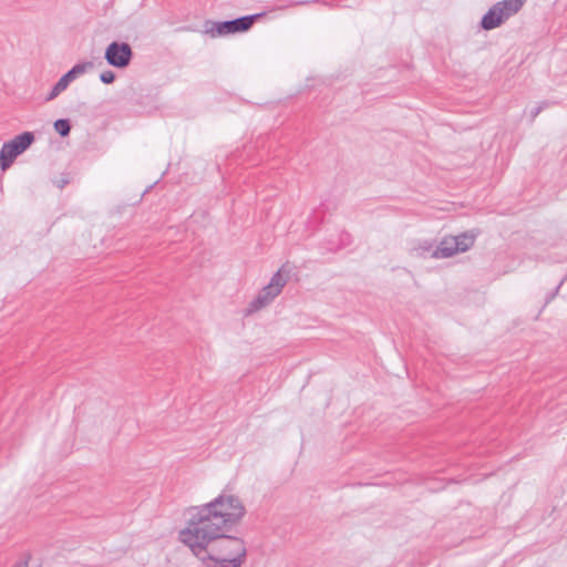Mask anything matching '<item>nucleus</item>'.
<instances>
[{
    "instance_id": "nucleus-1",
    "label": "nucleus",
    "mask_w": 567,
    "mask_h": 567,
    "mask_svg": "<svg viewBox=\"0 0 567 567\" xmlns=\"http://www.w3.org/2000/svg\"><path fill=\"white\" fill-rule=\"evenodd\" d=\"M246 508L236 494L223 491L208 503L186 511V523L181 530H207L202 538L229 533L245 516Z\"/></svg>"
},
{
    "instance_id": "nucleus-2",
    "label": "nucleus",
    "mask_w": 567,
    "mask_h": 567,
    "mask_svg": "<svg viewBox=\"0 0 567 567\" xmlns=\"http://www.w3.org/2000/svg\"><path fill=\"white\" fill-rule=\"evenodd\" d=\"M207 530H179L178 540L186 546L192 554L205 567H241L246 560L245 543L227 533L213 535L210 538H202Z\"/></svg>"
},
{
    "instance_id": "nucleus-3",
    "label": "nucleus",
    "mask_w": 567,
    "mask_h": 567,
    "mask_svg": "<svg viewBox=\"0 0 567 567\" xmlns=\"http://www.w3.org/2000/svg\"><path fill=\"white\" fill-rule=\"evenodd\" d=\"M526 0H503L495 3L482 18L481 27L493 30L519 11Z\"/></svg>"
},
{
    "instance_id": "nucleus-4",
    "label": "nucleus",
    "mask_w": 567,
    "mask_h": 567,
    "mask_svg": "<svg viewBox=\"0 0 567 567\" xmlns=\"http://www.w3.org/2000/svg\"><path fill=\"white\" fill-rule=\"evenodd\" d=\"M288 281V272H284V268H280L271 277L269 284L265 286L257 295V297L249 303V311H258L268 305H270L276 297L280 295L284 287Z\"/></svg>"
},
{
    "instance_id": "nucleus-5",
    "label": "nucleus",
    "mask_w": 567,
    "mask_h": 567,
    "mask_svg": "<svg viewBox=\"0 0 567 567\" xmlns=\"http://www.w3.org/2000/svg\"><path fill=\"white\" fill-rule=\"evenodd\" d=\"M475 238L476 235L473 233L446 236L435 247L434 258L444 259L453 257L456 254L465 252L474 245Z\"/></svg>"
},
{
    "instance_id": "nucleus-6",
    "label": "nucleus",
    "mask_w": 567,
    "mask_h": 567,
    "mask_svg": "<svg viewBox=\"0 0 567 567\" xmlns=\"http://www.w3.org/2000/svg\"><path fill=\"white\" fill-rule=\"evenodd\" d=\"M33 141V133L24 132L9 142H6L0 150V168L2 171L8 169L14 159L30 147Z\"/></svg>"
},
{
    "instance_id": "nucleus-7",
    "label": "nucleus",
    "mask_w": 567,
    "mask_h": 567,
    "mask_svg": "<svg viewBox=\"0 0 567 567\" xmlns=\"http://www.w3.org/2000/svg\"><path fill=\"white\" fill-rule=\"evenodd\" d=\"M262 16L264 13H256L251 16L237 18L234 20L216 22L214 27L209 30V33L213 37H221L247 31L252 25L254 21Z\"/></svg>"
},
{
    "instance_id": "nucleus-8",
    "label": "nucleus",
    "mask_w": 567,
    "mask_h": 567,
    "mask_svg": "<svg viewBox=\"0 0 567 567\" xmlns=\"http://www.w3.org/2000/svg\"><path fill=\"white\" fill-rule=\"evenodd\" d=\"M133 51L126 42H111L104 53L106 62L117 69L126 68L132 60Z\"/></svg>"
},
{
    "instance_id": "nucleus-9",
    "label": "nucleus",
    "mask_w": 567,
    "mask_h": 567,
    "mask_svg": "<svg viewBox=\"0 0 567 567\" xmlns=\"http://www.w3.org/2000/svg\"><path fill=\"white\" fill-rule=\"evenodd\" d=\"M92 68L91 62H83L75 64L71 70H69L64 75L60 78V80L54 84L51 91L45 96V101L50 102L55 100L62 92H64L71 82L83 75L87 72L89 69Z\"/></svg>"
},
{
    "instance_id": "nucleus-10",
    "label": "nucleus",
    "mask_w": 567,
    "mask_h": 567,
    "mask_svg": "<svg viewBox=\"0 0 567 567\" xmlns=\"http://www.w3.org/2000/svg\"><path fill=\"white\" fill-rule=\"evenodd\" d=\"M435 245L432 240H416L412 244L410 248V254L414 257L419 258H434Z\"/></svg>"
},
{
    "instance_id": "nucleus-11",
    "label": "nucleus",
    "mask_w": 567,
    "mask_h": 567,
    "mask_svg": "<svg viewBox=\"0 0 567 567\" xmlns=\"http://www.w3.org/2000/svg\"><path fill=\"white\" fill-rule=\"evenodd\" d=\"M54 128L61 136H66L70 133L71 126L68 120L60 118L54 122Z\"/></svg>"
},
{
    "instance_id": "nucleus-12",
    "label": "nucleus",
    "mask_w": 567,
    "mask_h": 567,
    "mask_svg": "<svg viewBox=\"0 0 567 567\" xmlns=\"http://www.w3.org/2000/svg\"><path fill=\"white\" fill-rule=\"evenodd\" d=\"M100 80L105 83V84H111L114 82L115 80V74L113 71L111 70H106V71H103L101 74H100Z\"/></svg>"
},
{
    "instance_id": "nucleus-13",
    "label": "nucleus",
    "mask_w": 567,
    "mask_h": 567,
    "mask_svg": "<svg viewBox=\"0 0 567 567\" xmlns=\"http://www.w3.org/2000/svg\"><path fill=\"white\" fill-rule=\"evenodd\" d=\"M542 110H543V106H542V105H539V106H537L536 109H534V110L530 112V116H532V118L534 120V118H535V117L540 113V111H542Z\"/></svg>"
},
{
    "instance_id": "nucleus-14",
    "label": "nucleus",
    "mask_w": 567,
    "mask_h": 567,
    "mask_svg": "<svg viewBox=\"0 0 567 567\" xmlns=\"http://www.w3.org/2000/svg\"><path fill=\"white\" fill-rule=\"evenodd\" d=\"M28 559H21L18 563H16L12 567H28Z\"/></svg>"
},
{
    "instance_id": "nucleus-15",
    "label": "nucleus",
    "mask_w": 567,
    "mask_h": 567,
    "mask_svg": "<svg viewBox=\"0 0 567 567\" xmlns=\"http://www.w3.org/2000/svg\"><path fill=\"white\" fill-rule=\"evenodd\" d=\"M307 3L306 1H298V2H290L289 4H287L286 7H293V6H300V4H305Z\"/></svg>"
}]
</instances>
